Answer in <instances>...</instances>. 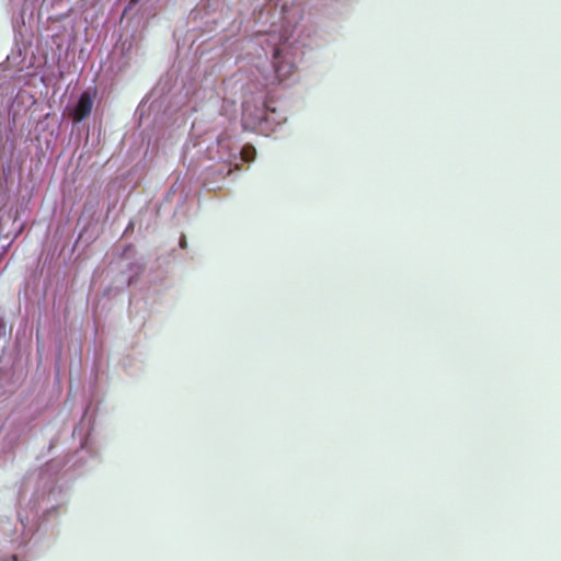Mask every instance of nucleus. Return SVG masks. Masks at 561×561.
<instances>
[{
  "instance_id": "nucleus-1",
  "label": "nucleus",
  "mask_w": 561,
  "mask_h": 561,
  "mask_svg": "<svg viewBox=\"0 0 561 561\" xmlns=\"http://www.w3.org/2000/svg\"><path fill=\"white\" fill-rule=\"evenodd\" d=\"M89 432V422L81 420L73 430V436L80 440V448L70 455L62 465L53 459L36 473L26 477L23 488H33L26 507L20 510L15 517L0 515V561H27V554L34 551L45 536V528L39 522L55 513L65 503L59 472L80 470L90 459L98 456ZM26 490L23 491V497Z\"/></svg>"
},
{
  "instance_id": "nucleus-2",
  "label": "nucleus",
  "mask_w": 561,
  "mask_h": 561,
  "mask_svg": "<svg viewBox=\"0 0 561 561\" xmlns=\"http://www.w3.org/2000/svg\"><path fill=\"white\" fill-rule=\"evenodd\" d=\"M260 46L255 62L249 70L242 90V125L245 129L270 135L287 119L286 114L268 100L265 88L286 81L298 60V48L288 38L280 39L277 33L259 34Z\"/></svg>"
},
{
  "instance_id": "nucleus-3",
  "label": "nucleus",
  "mask_w": 561,
  "mask_h": 561,
  "mask_svg": "<svg viewBox=\"0 0 561 561\" xmlns=\"http://www.w3.org/2000/svg\"><path fill=\"white\" fill-rule=\"evenodd\" d=\"M193 133L191 139L185 144L183 149V163L188 168L194 167L204 156L207 160L214 161L215 164L207 167L209 172L226 178L233 170L239 169V146L232 141L231 136L225 131L214 137L207 134L203 138H195L196 124L192 125Z\"/></svg>"
},
{
  "instance_id": "nucleus-4",
  "label": "nucleus",
  "mask_w": 561,
  "mask_h": 561,
  "mask_svg": "<svg viewBox=\"0 0 561 561\" xmlns=\"http://www.w3.org/2000/svg\"><path fill=\"white\" fill-rule=\"evenodd\" d=\"M214 80L205 79L203 84L196 81L185 83L175 94L163 113V118L172 121L171 125L180 127L187 116L196 112L204 100H213L218 93L214 90Z\"/></svg>"
},
{
  "instance_id": "nucleus-5",
  "label": "nucleus",
  "mask_w": 561,
  "mask_h": 561,
  "mask_svg": "<svg viewBox=\"0 0 561 561\" xmlns=\"http://www.w3.org/2000/svg\"><path fill=\"white\" fill-rule=\"evenodd\" d=\"M21 437V430L19 426L12 423H4L0 427V460L3 458V461L7 460V455H9L16 444L19 443Z\"/></svg>"
},
{
  "instance_id": "nucleus-6",
  "label": "nucleus",
  "mask_w": 561,
  "mask_h": 561,
  "mask_svg": "<svg viewBox=\"0 0 561 561\" xmlns=\"http://www.w3.org/2000/svg\"><path fill=\"white\" fill-rule=\"evenodd\" d=\"M25 103H33L32 96L26 91L20 90L8 110L9 124L12 125L10 133H12V128L16 126L22 116V112H25V107L22 108V105Z\"/></svg>"
},
{
  "instance_id": "nucleus-7",
  "label": "nucleus",
  "mask_w": 561,
  "mask_h": 561,
  "mask_svg": "<svg viewBox=\"0 0 561 561\" xmlns=\"http://www.w3.org/2000/svg\"><path fill=\"white\" fill-rule=\"evenodd\" d=\"M92 98L89 92H83L77 100L76 104L69 108V115L75 122H81L89 116L92 110Z\"/></svg>"
},
{
  "instance_id": "nucleus-8",
  "label": "nucleus",
  "mask_w": 561,
  "mask_h": 561,
  "mask_svg": "<svg viewBox=\"0 0 561 561\" xmlns=\"http://www.w3.org/2000/svg\"><path fill=\"white\" fill-rule=\"evenodd\" d=\"M38 0H24L23 7L20 11L19 16L13 19V28L22 35V26H25L26 23H31L33 20V15L35 9L37 7Z\"/></svg>"
},
{
  "instance_id": "nucleus-9",
  "label": "nucleus",
  "mask_w": 561,
  "mask_h": 561,
  "mask_svg": "<svg viewBox=\"0 0 561 561\" xmlns=\"http://www.w3.org/2000/svg\"><path fill=\"white\" fill-rule=\"evenodd\" d=\"M139 49V41L135 35L122 37L116 44L114 54L119 53L125 58L124 64H127L131 57L137 54Z\"/></svg>"
},
{
  "instance_id": "nucleus-10",
  "label": "nucleus",
  "mask_w": 561,
  "mask_h": 561,
  "mask_svg": "<svg viewBox=\"0 0 561 561\" xmlns=\"http://www.w3.org/2000/svg\"><path fill=\"white\" fill-rule=\"evenodd\" d=\"M26 47H20L16 46L15 49L11 51V54L8 56V62L12 65L13 67L18 68L19 70H23L24 68H27L31 65V61H26Z\"/></svg>"
},
{
  "instance_id": "nucleus-11",
  "label": "nucleus",
  "mask_w": 561,
  "mask_h": 561,
  "mask_svg": "<svg viewBox=\"0 0 561 561\" xmlns=\"http://www.w3.org/2000/svg\"><path fill=\"white\" fill-rule=\"evenodd\" d=\"M255 148L251 145L239 147V162H252L255 159Z\"/></svg>"
},
{
  "instance_id": "nucleus-12",
  "label": "nucleus",
  "mask_w": 561,
  "mask_h": 561,
  "mask_svg": "<svg viewBox=\"0 0 561 561\" xmlns=\"http://www.w3.org/2000/svg\"><path fill=\"white\" fill-rule=\"evenodd\" d=\"M319 7L321 9H332L333 11H340L343 7H345L348 0H319Z\"/></svg>"
},
{
  "instance_id": "nucleus-13",
  "label": "nucleus",
  "mask_w": 561,
  "mask_h": 561,
  "mask_svg": "<svg viewBox=\"0 0 561 561\" xmlns=\"http://www.w3.org/2000/svg\"><path fill=\"white\" fill-rule=\"evenodd\" d=\"M11 391L10 375L0 371V399Z\"/></svg>"
},
{
  "instance_id": "nucleus-14",
  "label": "nucleus",
  "mask_w": 561,
  "mask_h": 561,
  "mask_svg": "<svg viewBox=\"0 0 561 561\" xmlns=\"http://www.w3.org/2000/svg\"><path fill=\"white\" fill-rule=\"evenodd\" d=\"M7 335V323L2 317H0V340Z\"/></svg>"
},
{
  "instance_id": "nucleus-15",
  "label": "nucleus",
  "mask_w": 561,
  "mask_h": 561,
  "mask_svg": "<svg viewBox=\"0 0 561 561\" xmlns=\"http://www.w3.org/2000/svg\"><path fill=\"white\" fill-rule=\"evenodd\" d=\"M159 142H160V139H159L158 136H156L154 139H153V136H149L148 137V145L149 146L151 145L153 148L154 147H159L160 146Z\"/></svg>"
},
{
  "instance_id": "nucleus-16",
  "label": "nucleus",
  "mask_w": 561,
  "mask_h": 561,
  "mask_svg": "<svg viewBox=\"0 0 561 561\" xmlns=\"http://www.w3.org/2000/svg\"><path fill=\"white\" fill-rule=\"evenodd\" d=\"M180 247H181L182 249H184V248L186 247V240H185V237H184V236H182V237H181V239H180Z\"/></svg>"
},
{
  "instance_id": "nucleus-17",
  "label": "nucleus",
  "mask_w": 561,
  "mask_h": 561,
  "mask_svg": "<svg viewBox=\"0 0 561 561\" xmlns=\"http://www.w3.org/2000/svg\"><path fill=\"white\" fill-rule=\"evenodd\" d=\"M133 282H134V276H133V275H130V276H128V278H127L126 285H127V286H129V285H131V284H133Z\"/></svg>"
},
{
  "instance_id": "nucleus-18",
  "label": "nucleus",
  "mask_w": 561,
  "mask_h": 561,
  "mask_svg": "<svg viewBox=\"0 0 561 561\" xmlns=\"http://www.w3.org/2000/svg\"><path fill=\"white\" fill-rule=\"evenodd\" d=\"M239 76H240V77L238 78V80H237V81H242V79H243V73H240Z\"/></svg>"
},
{
  "instance_id": "nucleus-19",
  "label": "nucleus",
  "mask_w": 561,
  "mask_h": 561,
  "mask_svg": "<svg viewBox=\"0 0 561 561\" xmlns=\"http://www.w3.org/2000/svg\"><path fill=\"white\" fill-rule=\"evenodd\" d=\"M135 267H136V272L135 273H137L141 268L140 265H135Z\"/></svg>"
}]
</instances>
